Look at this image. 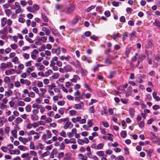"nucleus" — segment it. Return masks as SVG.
Returning a JSON list of instances; mask_svg holds the SVG:
<instances>
[{"instance_id": "nucleus-64", "label": "nucleus", "mask_w": 160, "mask_h": 160, "mask_svg": "<svg viewBox=\"0 0 160 160\" xmlns=\"http://www.w3.org/2000/svg\"><path fill=\"white\" fill-rule=\"evenodd\" d=\"M117 159L118 160H125L124 157L121 155H119L118 156Z\"/></svg>"}, {"instance_id": "nucleus-16", "label": "nucleus", "mask_w": 160, "mask_h": 160, "mask_svg": "<svg viewBox=\"0 0 160 160\" xmlns=\"http://www.w3.org/2000/svg\"><path fill=\"white\" fill-rule=\"evenodd\" d=\"M81 59L82 60L87 62L88 63H91L92 62L88 58H87L85 56H82Z\"/></svg>"}, {"instance_id": "nucleus-25", "label": "nucleus", "mask_w": 160, "mask_h": 160, "mask_svg": "<svg viewBox=\"0 0 160 160\" xmlns=\"http://www.w3.org/2000/svg\"><path fill=\"white\" fill-rule=\"evenodd\" d=\"M52 73V71L51 69H49L45 73V75L46 77H48L50 74Z\"/></svg>"}, {"instance_id": "nucleus-44", "label": "nucleus", "mask_w": 160, "mask_h": 160, "mask_svg": "<svg viewBox=\"0 0 160 160\" xmlns=\"http://www.w3.org/2000/svg\"><path fill=\"white\" fill-rule=\"evenodd\" d=\"M7 31V29L6 27L4 28L2 31H0V32L3 34H7L8 33Z\"/></svg>"}, {"instance_id": "nucleus-22", "label": "nucleus", "mask_w": 160, "mask_h": 160, "mask_svg": "<svg viewBox=\"0 0 160 160\" xmlns=\"http://www.w3.org/2000/svg\"><path fill=\"white\" fill-rule=\"evenodd\" d=\"M5 121L6 119L4 118H0V127L2 126Z\"/></svg>"}, {"instance_id": "nucleus-56", "label": "nucleus", "mask_w": 160, "mask_h": 160, "mask_svg": "<svg viewBox=\"0 0 160 160\" xmlns=\"http://www.w3.org/2000/svg\"><path fill=\"white\" fill-rule=\"evenodd\" d=\"M30 149L32 150L35 149L34 144L33 142H31L30 144Z\"/></svg>"}, {"instance_id": "nucleus-60", "label": "nucleus", "mask_w": 160, "mask_h": 160, "mask_svg": "<svg viewBox=\"0 0 160 160\" xmlns=\"http://www.w3.org/2000/svg\"><path fill=\"white\" fill-rule=\"evenodd\" d=\"M78 142L81 145H83L84 144L83 140L81 139H78Z\"/></svg>"}, {"instance_id": "nucleus-28", "label": "nucleus", "mask_w": 160, "mask_h": 160, "mask_svg": "<svg viewBox=\"0 0 160 160\" xmlns=\"http://www.w3.org/2000/svg\"><path fill=\"white\" fill-rule=\"evenodd\" d=\"M71 159V157L69 153H67L65 155L64 158V160H69Z\"/></svg>"}, {"instance_id": "nucleus-36", "label": "nucleus", "mask_w": 160, "mask_h": 160, "mask_svg": "<svg viewBox=\"0 0 160 160\" xmlns=\"http://www.w3.org/2000/svg\"><path fill=\"white\" fill-rule=\"evenodd\" d=\"M32 7L34 9V10L35 12V11L38 10L39 9V6L36 4H34Z\"/></svg>"}, {"instance_id": "nucleus-40", "label": "nucleus", "mask_w": 160, "mask_h": 160, "mask_svg": "<svg viewBox=\"0 0 160 160\" xmlns=\"http://www.w3.org/2000/svg\"><path fill=\"white\" fill-rule=\"evenodd\" d=\"M104 145L102 143H99L97 146V149H102L103 148Z\"/></svg>"}, {"instance_id": "nucleus-11", "label": "nucleus", "mask_w": 160, "mask_h": 160, "mask_svg": "<svg viewBox=\"0 0 160 160\" xmlns=\"http://www.w3.org/2000/svg\"><path fill=\"white\" fill-rule=\"evenodd\" d=\"M153 46V44L152 40H150L146 45V47L147 48H150Z\"/></svg>"}, {"instance_id": "nucleus-27", "label": "nucleus", "mask_w": 160, "mask_h": 160, "mask_svg": "<svg viewBox=\"0 0 160 160\" xmlns=\"http://www.w3.org/2000/svg\"><path fill=\"white\" fill-rule=\"evenodd\" d=\"M52 32L54 36H58L59 35V34L56 29H52Z\"/></svg>"}, {"instance_id": "nucleus-37", "label": "nucleus", "mask_w": 160, "mask_h": 160, "mask_svg": "<svg viewBox=\"0 0 160 160\" xmlns=\"http://www.w3.org/2000/svg\"><path fill=\"white\" fill-rule=\"evenodd\" d=\"M132 87L131 86H129L128 87V89L127 90V93H128V95H130L131 93V92H132Z\"/></svg>"}, {"instance_id": "nucleus-20", "label": "nucleus", "mask_w": 160, "mask_h": 160, "mask_svg": "<svg viewBox=\"0 0 160 160\" xmlns=\"http://www.w3.org/2000/svg\"><path fill=\"white\" fill-rule=\"evenodd\" d=\"M18 148L21 151H25L28 150V148L26 147L23 145L18 146Z\"/></svg>"}, {"instance_id": "nucleus-24", "label": "nucleus", "mask_w": 160, "mask_h": 160, "mask_svg": "<svg viewBox=\"0 0 160 160\" xmlns=\"http://www.w3.org/2000/svg\"><path fill=\"white\" fill-rule=\"evenodd\" d=\"M36 148L37 149L40 148L42 150L44 148V146L42 143H38L37 144Z\"/></svg>"}, {"instance_id": "nucleus-7", "label": "nucleus", "mask_w": 160, "mask_h": 160, "mask_svg": "<svg viewBox=\"0 0 160 160\" xmlns=\"http://www.w3.org/2000/svg\"><path fill=\"white\" fill-rule=\"evenodd\" d=\"M80 79L78 75H76L73 76V78L70 80V81L72 82L76 83L77 80H79Z\"/></svg>"}, {"instance_id": "nucleus-45", "label": "nucleus", "mask_w": 160, "mask_h": 160, "mask_svg": "<svg viewBox=\"0 0 160 160\" xmlns=\"http://www.w3.org/2000/svg\"><path fill=\"white\" fill-rule=\"evenodd\" d=\"M113 39L114 40H115L118 37H120L121 35L118 33H117L116 34H113Z\"/></svg>"}, {"instance_id": "nucleus-14", "label": "nucleus", "mask_w": 160, "mask_h": 160, "mask_svg": "<svg viewBox=\"0 0 160 160\" xmlns=\"http://www.w3.org/2000/svg\"><path fill=\"white\" fill-rule=\"evenodd\" d=\"M157 93L156 92H154L152 94V96L153 98L156 100V101H160V98L158 97L157 96Z\"/></svg>"}, {"instance_id": "nucleus-54", "label": "nucleus", "mask_w": 160, "mask_h": 160, "mask_svg": "<svg viewBox=\"0 0 160 160\" xmlns=\"http://www.w3.org/2000/svg\"><path fill=\"white\" fill-rule=\"evenodd\" d=\"M46 49V47L44 44H42L39 50L40 51H43Z\"/></svg>"}, {"instance_id": "nucleus-63", "label": "nucleus", "mask_w": 160, "mask_h": 160, "mask_svg": "<svg viewBox=\"0 0 160 160\" xmlns=\"http://www.w3.org/2000/svg\"><path fill=\"white\" fill-rule=\"evenodd\" d=\"M76 112V111L75 110H71L69 111V113L71 115L73 116L75 114Z\"/></svg>"}, {"instance_id": "nucleus-10", "label": "nucleus", "mask_w": 160, "mask_h": 160, "mask_svg": "<svg viewBox=\"0 0 160 160\" xmlns=\"http://www.w3.org/2000/svg\"><path fill=\"white\" fill-rule=\"evenodd\" d=\"M9 152L11 154L18 155L20 153V151L18 149L14 150H9Z\"/></svg>"}, {"instance_id": "nucleus-61", "label": "nucleus", "mask_w": 160, "mask_h": 160, "mask_svg": "<svg viewBox=\"0 0 160 160\" xmlns=\"http://www.w3.org/2000/svg\"><path fill=\"white\" fill-rule=\"evenodd\" d=\"M12 21L10 19H8L7 20V23L8 25L11 26L12 24Z\"/></svg>"}, {"instance_id": "nucleus-46", "label": "nucleus", "mask_w": 160, "mask_h": 160, "mask_svg": "<svg viewBox=\"0 0 160 160\" xmlns=\"http://www.w3.org/2000/svg\"><path fill=\"white\" fill-rule=\"evenodd\" d=\"M121 135L123 138H125L127 136V133L125 131H122L121 133Z\"/></svg>"}, {"instance_id": "nucleus-17", "label": "nucleus", "mask_w": 160, "mask_h": 160, "mask_svg": "<svg viewBox=\"0 0 160 160\" xmlns=\"http://www.w3.org/2000/svg\"><path fill=\"white\" fill-rule=\"evenodd\" d=\"M70 58V57L69 56H68L67 57H65L64 56H62L60 57V59L61 61H63V60H65L66 61H68L69 60Z\"/></svg>"}, {"instance_id": "nucleus-3", "label": "nucleus", "mask_w": 160, "mask_h": 160, "mask_svg": "<svg viewBox=\"0 0 160 160\" xmlns=\"http://www.w3.org/2000/svg\"><path fill=\"white\" fill-rule=\"evenodd\" d=\"M64 72H67L72 71L73 69L72 67L69 65H67L64 67Z\"/></svg>"}, {"instance_id": "nucleus-9", "label": "nucleus", "mask_w": 160, "mask_h": 160, "mask_svg": "<svg viewBox=\"0 0 160 160\" xmlns=\"http://www.w3.org/2000/svg\"><path fill=\"white\" fill-rule=\"evenodd\" d=\"M55 8L57 10H60V12L62 10H64L63 9V6L58 3L56 4Z\"/></svg>"}, {"instance_id": "nucleus-49", "label": "nucleus", "mask_w": 160, "mask_h": 160, "mask_svg": "<svg viewBox=\"0 0 160 160\" xmlns=\"http://www.w3.org/2000/svg\"><path fill=\"white\" fill-rule=\"evenodd\" d=\"M87 124L88 126V128H90L92 126V121L91 120H88L87 122Z\"/></svg>"}, {"instance_id": "nucleus-48", "label": "nucleus", "mask_w": 160, "mask_h": 160, "mask_svg": "<svg viewBox=\"0 0 160 160\" xmlns=\"http://www.w3.org/2000/svg\"><path fill=\"white\" fill-rule=\"evenodd\" d=\"M19 60L18 58L17 57H14L12 60V62L16 64V62Z\"/></svg>"}, {"instance_id": "nucleus-23", "label": "nucleus", "mask_w": 160, "mask_h": 160, "mask_svg": "<svg viewBox=\"0 0 160 160\" xmlns=\"http://www.w3.org/2000/svg\"><path fill=\"white\" fill-rule=\"evenodd\" d=\"M26 9L29 12L31 13H34L35 11L34 10V9L33 8V7H29L27 8Z\"/></svg>"}, {"instance_id": "nucleus-12", "label": "nucleus", "mask_w": 160, "mask_h": 160, "mask_svg": "<svg viewBox=\"0 0 160 160\" xmlns=\"http://www.w3.org/2000/svg\"><path fill=\"white\" fill-rule=\"evenodd\" d=\"M35 66L37 67L38 69L40 70H42L45 68V67L43 65L39 63L35 64Z\"/></svg>"}, {"instance_id": "nucleus-31", "label": "nucleus", "mask_w": 160, "mask_h": 160, "mask_svg": "<svg viewBox=\"0 0 160 160\" xmlns=\"http://www.w3.org/2000/svg\"><path fill=\"white\" fill-rule=\"evenodd\" d=\"M96 154L99 156H104V152L102 151H99L96 152Z\"/></svg>"}, {"instance_id": "nucleus-5", "label": "nucleus", "mask_w": 160, "mask_h": 160, "mask_svg": "<svg viewBox=\"0 0 160 160\" xmlns=\"http://www.w3.org/2000/svg\"><path fill=\"white\" fill-rule=\"evenodd\" d=\"M22 121V120L21 118H20V117H18V118H16L15 119V120L14 121V122L15 123V125L16 126H17L18 124L20 123ZM12 125L15 124L13 122H12Z\"/></svg>"}, {"instance_id": "nucleus-19", "label": "nucleus", "mask_w": 160, "mask_h": 160, "mask_svg": "<svg viewBox=\"0 0 160 160\" xmlns=\"http://www.w3.org/2000/svg\"><path fill=\"white\" fill-rule=\"evenodd\" d=\"M34 66H32L31 67L28 68L26 69V71L28 73H30L34 70Z\"/></svg>"}, {"instance_id": "nucleus-41", "label": "nucleus", "mask_w": 160, "mask_h": 160, "mask_svg": "<svg viewBox=\"0 0 160 160\" xmlns=\"http://www.w3.org/2000/svg\"><path fill=\"white\" fill-rule=\"evenodd\" d=\"M116 72L115 71L112 72H110V73L109 74V78L111 79L112 78H113L114 77V75H115V74H116Z\"/></svg>"}, {"instance_id": "nucleus-51", "label": "nucleus", "mask_w": 160, "mask_h": 160, "mask_svg": "<svg viewBox=\"0 0 160 160\" xmlns=\"http://www.w3.org/2000/svg\"><path fill=\"white\" fill-rule=\"evenodd\" d=\"M79 18H80L78 17H76V18H75L72 20V23L73 24H76L78 22V19Z\"/></svg>"}, {"instance_id": "nucleus-1", "label": "nucleus", "mask_w": 160, "mask_h": 160, "mask_svg": "<svg viewBox=\"0 0 160 160\" xmlns=\"http://www.w3.org/2000/svg\"><path fill=\"white\" fill-rule=\"evenodd\" d=\"M75 9V8L74 6H71L67 8L65 10H62L61 12H65L68 14H70L71 12L73 11Z\"/></svg>"}, {"instance_id": "nucleus-15", "label": "nucleus", "mask_w": 160, "mask_h": 160, "mask_svg": "<svg viewBox=\"0 0 160 160\" xmlns=\"http://www.w3.org/2000/svg\"><path fill=\"white\" fill-rule=\"evenodd\" d=\"M129 114L131 118H133L134 117L135 110L133 108H130L129 110Z\"/></svg>"}, {"instance_id": "nucleus-43", "label": "nucleus", "mask_w": 160, "mask_h": 160, "mask_svg": "<svg viewBox=\"0 0 160 160\" xmlns=\"http://www.w3.org/2000/svg\"><path fill=\"white\" fill-rule=\"evenodd\" d=\"M10 6L9 5L8 3H5L2 5V8L3 9H8Z\"/></svg>"}, {"instance_id": "nucleus-26", "label": "nucleus", "mask_w": 160, "mask_h": 160, "mask_svg": "<svg viewBox=\"0 0 160 160\" xmlns=\"http://www.w3.org/2000/svg\"><path fill=\"white\" fill-rule=\"evenodd\" d=\"M23 12V10H22L21 8H17L15 11L16 14H18L19 13H22Z\"/></svg>"}, {"instance_id": "nucleus-52", "label": "nucleus", "mask_w": 160, "mask_h": 160, "mask_svg": "<svg viewBox=\"0 0 160 160\" xmlns=\"http://www.w3.org/2000/svg\"><path fill=\"white\" fill-rule=\"evenodd\" d=\"M10 79L9 77H6L4 79V81L6 83H8L10 82Z\"/></svg>"}, {"instance_id": "nucleus-53", "label": "nucleus", "mask_w": 160, "mask_h": 160, "mask_svg": "<svg viewBox=\"0 0 160 160\" xmlns=\"http://www.w3.org/2000/svg\"><path fill=\"white\" fill-rule=\"evenodd\" d=\"M20 3L21 6L22 7H24L27 5V2H26L24 1H21Z\"/></svg>"}, {"instance_id": "nucleus-58", "label": "nucleus", "mask_w": 160, "mask_h": 160, "mask_svg": "<svg viewBox=\"0 0 160 160\" xmlns=\"http://www.w3.org/2000/svg\"><path fill=\"white\" fill-rule=\"evenodd\" d=\"M12 133L13 134V137L15 138H17V135L16 134L17 131L16 130H13L12 131Z\"/></svg>"}, {"instance_id": "nucleus-55", "label": "nucleus", "mask_w": 160, "mask_h": 160, "mask_svg": "<svg viewBox=\"0 0 160 160\" xmlns=\"http://www.w3.org/2000/svg\"><path fill=\"white\" fill-rule=\"evenodd\" d=\"M32 90L34 91L36 93L39 94V91L38 88L36 87H34L32 88Z\"/></svg>"}, {"instance_id": "nucleus-13", "label": "nucleus", "mask_w": 160, "mask_h": 160, "mask_svg": "<svg viewBox=\"0 0 160 160\" xmlns=\"http://www.w3.org/2000/svg\"><path fill=\"white\" fill-rule=\"evenodd\" d=\"M7 19L6 18H3L1 19V26L3 27L6 24Z\"/></svg>"}, {"instance_id": "nucleus-59", "label": "nucleus", "mask_w": 160, "mask_h": 160, "mask_svg": "<svg viewBox=\"0 0 160 160\" xmlns=\"http://www.w3.org/2000/svg\"><path fill=\"white\" fill-rule=\"evenodd\" d=\"M64 156V153L63 152H61L58 154V158L60 159L61 158Z\"/></svg>"}, {"instance_id": "nucleus-34", "label": "nucleus", "mask_w": 160, "mask_h": 160, "mask_svg": "<svg viewBox=\"0 0 160 160\" xmlns=\"http://www.w3.org/2000/svg\"><path fill=\"white\" fill-rule=\"evenodd\" d=\"M42 18L44 22H47L48 21V19L47 18L44 14H42Z\"/></svg>"}, {"instance_id": "nucleus-50", "label": "nucleus", "mask_w": 160, "mask_h": 160, "mask_svg": "<svg viewBox=\"0 0 160 160\" xmlns=\"http://www.w3.org/2000/svg\"><path fill=\"white\" fill-rule=\"evenodd\" d=\"M41 105L37 104L36 103H34L33 104L32 107L33 108H37L38 109H39L40 108Z\"/></svg>"}, {"instance_id": "nucleus-18", "label": "nucleus", "mask_w": 160, "mask_h": 160, "mask_svg": "<svg viewBox=\"0 0 160 160\" xmlns=\"http://www.w3.org/2000/svg\"><path fill=\"white\" fill-rule=\"evenodd\" d=\"M5 12L6 15L9 17L12 13V11L9 9H7L5 10Z\"/></svg>"}, {"instance_id": "nucleus-6", "label": "nucleus", "mask_w": 160, "mask_h": 160, "mask_svg": "<svg viewBox=\"0 0 160 160\" xmlns=\"http://www.w3.org/2000/svg\"><path fill=\"white\" fill-rule=\"evenodd\" d=\"M73 127V125L71 122L68 121L66 124L64 125L63 127V128L66 129L68 128H71Z\"/></svg>"}, {"instance_id": "nucleus-21", "label": "nucleus", "mask_w": 160, "mask_h": 160, "mask_svg": "<svg viewBox=\"0 0 160 160\" xmlns=\"http://www.w3.org/2000/svg\"><path fill=\"white\" fill-rule=\"evenodd\" d=\"M42 30L45 32L46 35L49 36L50 33V32L48 29L46 27H43L42 28Z\"/></svg>"}, {"instance_id": "nucleus-47", "label": "nucleus", "mask_w": 160, "mask_h": 160, "mask_svg": "<svg viewBox=\"0 0 160 160\" xmlns=\"http://www.w3.org/2000/svg\"><path fill=\"white\" fill-rule=\"evenodd\" d=\"M31 105H28L25 107V110L27 112H30L31 110Z\"/></svg>"}, {"instance_id": "nucleus-62", "label": "nucleus", "mask_w": 160, "mask_h": 160, "mask_svg": "<svg viewBox=\"0 0 160 160\" xmlns=\"http://www.w3.org/2000/svg\"><path fill=\"white\" fill-rule=\"evenodd\" d=\"M79 158L82 160H87L86 158H84V156L83 154H80L78 155Z\"/></svg>"}, {"instance_id": "nucleus-2", "label": "nucleus", "mask_w": 160, "mask_h": 160, "mask_svg": "<svg viewBox=\"0 0 160 160\" xmlns=\"http://www.w3.org/2000/svg\"><path fill=\"white\" fill-rule=\"evenodd\" d=\"M84 107V103L82 102H80V103L78 104H76L73 106L74 108L78 109H82Z\"/></svg>"}, {"instance_id": "nucleus-30", "label": "nucleus", "mask_w": 160, "mask_h": 160, "mask_svg": "<svg viewBox=\"0 0 160 160\" xmlns=\"http://www.w3.org/2000/svg\"><path fill=\"white\" fill-rule=\"evenodd\" d=\"M23 58L25 59H28L30 58V55L27 53H23L22 55Z\"/></svg>"}, {"instance_id": "nucleus-38", "label": "nucleus", "mask_w": 160, "mask_h": 160, "mask_svg": "<svg viewBox=\"0 0 160 160\" xmlns=\"http://www.w3.org/2000/svg\"><path fill=\"white\" fill-rule=\"evenodd\" d=\"M59 76V74L58 73H55L52 76V78L53 79H57Z\"/></svg>"}, {"instance_id": "nucleus-4", "label": "nucleus", "mask_w": 160, "mask_h": 160, "mask_svg": "<svg viewBox=\"0 0 160 160\" xmlns=\"http://www.w3.org/2000/svg\"><path fill=\"white\" fill-rule=\"evenodd\" d=\"M20 82L22 84H26L27 86H29L31 84V82L27 79H20Z\"/></svg>"}, {"instance_id": "nucleus-8", "label": "nucleus", "mask_w": 160, "mask_h": 160, "mask_svg": "<svg viewBox=\"0 0 160 160\" xmlns=\"http://www.w3.org/2000/svg\"><path fill=\"white\" fill-rule=\"evenodd\" d=\"M61 52V50L59 48L56 49L53 48L52 49V53H56V55H59Z\"/></svg>"}, {"instance_id": "nucleus-35", "label": "nucleus", "mask_w": 160, "mask_h": 160, "mask_svg": "<svg viewBox=\"0 0 160 160\" xmlns=\"http://www.w3.org/2000/svg\"><path fill=\"white\" fill-rule=\"evenodd\" d=\"M37 86L39 88H42L43 87V84L42 82L40 81H38L37 83Z\"/></svg>"}, {"instance_id": "nucleus-57", "label": "nucleus", "mask_w": 160, "mask_h": 160, "mask_svg": "<svg viewBox=\"0 0 160 160\" xmlns=\"http://www.w3.org/2000/svg\"><path fill=\"white\" fill-rule=\"evenodd\" d=\"M35 96V94L34 92H29L28 94V96L29 97H30L31 98L34 97Z\"/></svg>"}, {"instance_id": "nucleus-39", "label": "nucleus", "mask_w": 160, "mask_h": 160, "mask_svg": "<svg viewBox=\"0 0 160 160\" xmlns=\"http://www.w3.org/2000/svg\"><path fill=\"white\" fill-rule=\"evenodd\" d=\"M32 61H29L25 63V65L26 67H28L32 65Z\"/></svg>"}, {"instance_id": "nucleus-29", "label": "nucleus", "mask_w": 160, "mask_h": 160, "mask_svg": "<svg viewBox=\"0 0 160 160\" xmlns=\"http://www.w3.org/2000/svg\"><path fill=\"white\" fill-rule=\"evenodd\" d=\"M12 91H6L5 93V96H7V97H9L10 96L12 95Z\"/></svg>"}, {"instance_id": "nucleus-33", "label": "nucleus", "mask_w": 160, "mask_h": 160, "mask_svg": "<svg viewBox=\"0 0 160 160\" xmlns=\"http://www.w3.org/2000/svg\"><path fill=\"white\" fill-rule=\"evenodd\" d=\"M38 134V133L35 132L33 130H32L30 131H29L28 133V135H32L33 134Z\"/></svg>"}, {"instance_id": "nucleus-42", "label": "nucleus", "mask_w": 160, "mask_h": 160, "mask_svg": "<svg viewBox=\"0 0 160 160\" xmlns=\"http://www.w3.org/2000/svg\"><path fill=\"white\" fill-rule=\"evenodd\" d=\"M15 117L13 115H12L8 118V120L9 122H12V121L14 120Z\"/></svg>"}, {"instance_id": "nucleus-32", "label": "nucleus", "mask_w": 160, "mask_h": 160, "mask_svg": "<svg viewBox=\"0 0 160 160\" xmlns=\"http://www.w3.org/2000/svg\"><path fill=\"white\" fill-rule=\"evenodd\" d=\"M31 118L32 120H37L39 118V117L38 115H32L31 116Z\"/></svg>"}]
</instances>
